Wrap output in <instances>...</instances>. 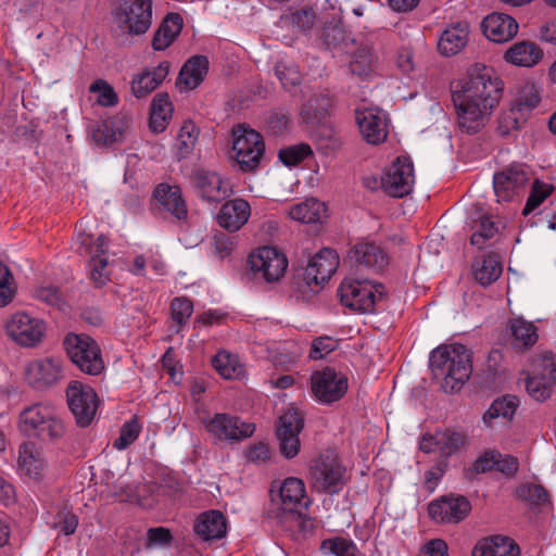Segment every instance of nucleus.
Instances as JSON below:
<instances>
[{
	"label": "nucleus",
	"instance_id": "34",
	"mask_svg": "<svg viewBox=\"0 0 556 556\" xmlns=\"http://www.w3.org/2000/svg\"><path fill=\"white\" fill-rule=\"evenodd\" d=\"M467 225L471 231L470 243L478 249H483L498 231L495 223L481 211H477Z\"/></svg>",
	"mask_w": 556,
	"mask_h": 556
},
{
	"label": "nucleus",
	"instance_id": "18",
	"mask_svg": "<svg viewBox=\"0 0 556 556\" xmlns=\"http://www.w3.org/2000/svg\"><path fill=\"white\" fill-rule=\"evenodd\" d=\"M471 510L469 501L462 495L442 496L428 505L429 517L439 523H458Z\"/></svg>",
	"mask_w": 556,
	"mask_h": 556
},
{
	"label": "nucleus",
	"instance_id": "35",
	"mask_svg": "<svg viewBox=\"0 0 556 556\" xmlns=\"http://www.w3.org/2000/svg\"><path fill=\"white\" fill-rule=\"evenodd\" d=\"M326 212L327 207L324 202L315 198H307L291 205L288 215L291 219L303 224H315L321 222Z\"/></svg>",
	"mask_w": 556,
	"mask_h": 556
},
{
	"label": "nucleus",
	"instance_id": "52",
	"mask_svg": "<svg viewBox=\"0 0 556 556\" xmlns=\"http://www.w3.org/2000/svg\"><path fill=\"white\" fill-rule=\"evenodd\" d=\"M276 439L278 442L279 452L285 458H294L300 453V435L292 433L286 434V431L281 432L276 430Z\"/></svg>",
	"mask_w": 556,
	"mask_h": 556
},
{
	"label": "nucleus",
	"instance_id": "40",
	"mask_svg": "<svg viewBox=\"0 0 556 556\" xmlns=\"http://www.w3.org/2000/svg\"><path fill=\"white\" fill-rule=\"evenodd\" d=\"M173 114V105L167 93H157L151 103L150 128L154 132L165 130Z\"/></svg>",
	"mask_w": 556,
	"mask_h": 556
},
{
	"label": "nucleus",
	"instance_id": "15",
	"mask_svg": "<svg viewBox=\"0 0 556 556\" xmlns=\"http://www.w3.org/2000/svg\"><path fill=\"white\" fill-rule=\"evenodd\" d=\"M314 396L324 404H331L344 396L348 391V378L333 368H324L311 376Z\"/></svg>",
	"mask_w": 556,
	"mask_h": 556
},
{
	"label": "nucleus",
	"instance_id": "29",
	"mask_svg": "<svg viewBox=\"0 0 556 556\" xmlns=\"http://www.w3.org/2000/svg\"><path fill=\"white\" fill-rule=\"evenodd\" d=\"M520 549L515 541L504 535L481 539L475 545L471 556H519Z\"/></svg>",
	"mask_w": 556,
	"mask_h": 556
},
{
	"label": "nucleus",
	"instance_id": "5",
	"mask_svg": "<svg viewBox=\"0 0 556 556\" xmlns=\"http://www.w3.org/2000/svg\"><path fill=\"white\" fill-rule=\"evenodd\" d=\"M63 344L72 363L84 374L98 376L104 370L101 349L91 337L70 333Z\"/></svg>",
	"mask_w": 556,
	"mask_h": 556
},
{
	"label": "nucleus",
	"instance_id": "61",
	"mask_svg": "<svg viewBox=\"0 0 556 556\" xmlns=\"http://www.w3.org/2000/svg\"><path fill=\"white\" fill-rule=\"evenodd\" d=\"M35 298L50 305L60 307L62 298L59 289L53 286L40 287L35 291Z\"/></svg>",
	"mask_w": 556,
	"mask_h": 556
},
{
	"label": "nucleus",
	"instance_id": "42",
	"mask_svg": "<svg viewBox=\"0 0 556 556\" xmlns=\"http://www.w3.org/2000/svg\"><path fill=\"white\" fill-rule=\"evenodd\" d=\"M518 406L519 401L516 396L506 395L496 399L484 413L483 421L486 426H492L493 420L500 417L505 420H510Z\"/></svg>",
	"mask_w": 556,
	"mask_h": 556
},
{
	"label": "nucleus",
	"instance_id": "9",
	"mask_svg": "<svg viewBox=\"0 0 556 556\" xmlns=\"http://www.w3.org/2000/svg\"><path fill=\"white\" fill-rule=\"evenodd\" d=\"M4 330L17 345L34 348L41 343L46 333V324L28 313L17 312L5 319Z\"/></svg>",
	"mask_w": 556,
	"mask_h": 556
},
{
	"label": "nucleus",
	"instance_id": "11",
	"mask_svg": "<svg viewBox=\"0 0 556 556\" xmlns=\"http://www.w3.org/2000/svg\"><path fill=\"white\" fill-rule=\"evenodd\" d=\"M205 430L218 441L241 442L253 435L255 425L226 413H216L203 420Z\"/></svg>",
	"mask_w": 556,
	"mask_h": 556
},
{
	"label": "nucleus",
	"instance_id": "58",
	"mask_svg": "<svg viewBox=\"0 0 556 556\" xmlns=\"http://www.w3.org/2000/svg\"><path fill=\"white\" fill-rule=\"evenodd\" d=\"M338 348V341L331 337H319L312 342L309 357L320 359Z\"/></svg>",
	"mask_w": 556,
	"mask_h": 556
},
{
	"label": "nucleus",
	"instance_id": "28",
	"mask_svg": "<svg viewBox=\"0 0 556 556\" xmlns=\"http://www.w3.org/2000/svg\"><path fill=\"white\" fill-rule=\"evenodd\" d=\"M350 258L358 266H364L376 271L382 270L388 264V255L384 250L374 242H359L350 252Z\"/></svg>",
	"mask_w": 556,
	"mask_h": 556
},
{
	"label": "nucleus",
	"instance_id": "53",
	"mask_svg": "<svg viewBox=\"0 0 556 556\" xmlns=\"http://www.w3.org/2000/svg\"><path fill=\"white\" fill-rule=\"evenodd\" d=\"M141 431V427L137 418H131L125 422L119 432V437L114 441L113 446L117 450H124L135 442Z\"/></svg>",
	"mask_w": 556,
	"mask_h": 556
},
{
	"label": "nucleus",
	"instance_id": "33",
	"mask_svg": "<svg viewBox=\"0 0 556 556\" xmlns=\"http://www.w3.org/2000/svg\"><path fill=\"white\" fill-rule=\"evenodd\" d=\"M184 20L179 13H168L162 21L152 39V47L156 51L168 48L181 33Z\"/></svg>",
	"mask_w": 556,
	"mask_h": 556
},
{
	"label": "nucleus",
	"instance_id": "39",
	"mask_svg": "<svg viewBox=\"0 0 556 556\" xmlns=\"http://www.w3.org/2000/svg\"><path fill=\"white\" fill-rule=\"evenodd\" d=\"M543 56L542 50L532 42L515 43L506 53L505 60L519 66H532Z\"/></svg>",
	"mask_w": 556,
	"mask_h": 556
},
{
	"label": "nucleus",
	"instance_id": "14",
	"mask_svg": "<svg viewBox=\"0 0 556 556\" xmlns=\"http://www.w3.org/2000/svg\"><path fill=\"white\" fill-rule=\"evenodd\" d=\"M531 173L525 164H511L493 177V188L498 202L513 201L525 191Z\"/></svg>",
	"mask_w": 556,
	"mask_h": 556
},
{
	"label": "nucleus",
	"instance_id": "22",
	"mask_svg": "<svg viewBox=\"0 0 556 556\" xmlns=\"http://www.w3.org/2000/svg\"><path fill=\"white\" fill-rule=\"evenodd\" d=\"M280 500L282 509L291 514L298 513L299 525L306 527L312 526V521L303 519L301 509L306 508L308 500L305 493L304 482L299 478H287L280 486Z\"/></svg>",
	"mask_w": 556,
	"mask_h": 556
},
{
	"label": "nucleus",
	"instance_id": "4",
	"mask_svg": "<svg viewBox=\"0 0 556 556\" xmlns=\"http://www.w3.org/2000/svg\"><path fill=\"white\" fill-rule=\"evenodd\" d=\"M76 252L90 256L89 276L94 287L101 288L110 280L108 258L109 240L104 235L97 238L86 230L79 229L75 239Z\"/></svg>",
	"mask_w": 556,
	"mask_h": 556
},
{
	"label": "nucleus",
	"instance_id": "59",
	"mask_svg": "<svg viewBox=\"0 0 556 556\" xmlns=\"http://www.w3.org/2000/svg\"><path fill=\"white\" fill-rule=\"evenodd\" d=\"M173 536L168 529L163 527L151 528L147 532V547H163L170 543Z\"/></svg>",
	"mask_w": 556,
	"mask_h": 556
},
{
	"label": "nucleus",
	"instance_id": "44",
	"mask_svg": "<svg viewBox=\"0 0 556 556\" xmlns=\"http://www.w3.org/2000/svg\"><path fill=\"white\" fill-rule=\"evenodd\" d=\"M438 452L443 456H450L468 443V437L464 432L445 430L435 432Z\"/></svg>",
	"mask_w": 556,
	"mask_h": 556
},
{
	"label": "nucleus",
	"instance_id": "31",
	"mask_svg": "<svg viewBox=\"0 0 556 556\" xmlns=\"http://www.w3.org/2000/svg\"><path fill=\"white\" fill-rule=\"evenodd\" d=\"M154 198L178 220L187 218L188 210L179 187L160 184L154 190Z\"/></svg>",
	"mask_w": 556,
	"mask_h": 556
},
{
	"label": "nucleus",
	"instance_id": "63",
	"mask_svg": "<svg viewBox=\"0 0 556 556\" xmlns=\"http://www.w3.org/2000/svg\"><path fill=\"white\" fill-rule=\"evenodd\" d=\"M496 465V452H485L483 455L479 456L477 460L473 463L471 470L475 473H484L490 470L495 469Z\"/></svg>",
	"mask_w": 556,
	"mask_h": 556
},
{
	"label": "nucleus",
	"instance_id": "21",
	"mask_svg": "<svg viewBox=\"0 0 556 556\" xmlns=\"http://www.w3.org/2000/svg\"><path fill=\"white\" fill-rule=\"evenodd\" d=\"M61 376V362L52 357L31 361L25 367V377L29 384L36 389L54 384Z\"/></svg>",
	"mask_w": 556,
	"mask_h": 556
},
{
	"label": "nucleus",
	"instance_id": "60",
	"mask_svg": "<svg viewBox=\"0 0 556 556\" xmlns=\"http://www.w3.org/2000/svg\"><path fill=\"white\" fill-rule=\"evenodd\" d=\"M115 121H104L93 132V137L98 142L109 144L117 140V134L114 131Z\"/></svg>",
	"mask_w": 556,
	"mask_h": 556
},
{
	"label": "nucleus",
	"instance_id": "23",
	"mask_svg": "<svg viewBox=\"0 0 556 556\" xmlns=\"http://www.w3.org/2000/svg\"><path fill=\"white\" fill-rule=\"evenodd\" d=\"M47 462L33 442H24L18 447L17 469L21 476L38 481L46 471Z\"/></svg>",
	"mask_w": 556,
	"mask_h": 556
},
{
	"label": "nucleus",
	"instance_id": "62",
	"mask_svg": "<svg viewBox=\"0 0 556 556\" xmlns=\"http://www.w3.org/2000/svg\"><path fill=\"white\" fill-rule=\"evenodd\" d=\"M519 467L518 459L509 455H502L496 452L495 470L504 473L507 477L514 476Z\"/></svg>",
	"mask_w": 556,
	"mask_h": 556
},
{
	"label": "nucleus",
	"instance_id": "57",
	"mask_svg": "<svg viewBox=\"0 0 556 556\" xmlns=\"http://www.w3.org/2000/svg\"><path fill=\"white\" fill-rule=\"evenodd\" d=\"M539 377H546V381L556 384V355L546 353L538 361L535 371Z\"/></svg>",
	"mask_w": 556,
	"mask_h": 556
},
{
	"label": "nucleus",
	"instance_id": "54",
	"mask_svg": "<svg viewBox=\"0 0 556 556\" xmlns=\"http://www.w3.org/2000/svg\"><path fill=\"white\" fill-rule=\"evenodd\" d=\"M312 153L313 151L308 144L301 143L280 150L279 159L283 164L292 166L296 165Z\"/></svg>",
	"mask_w": 556,
	"mask_h": 556
},
{
	"label": "nucleus",
	"instance_id": "25",
	"mask_svg": "<svg viewBox=\"0 0 556 556\" xmlns=\"http://www.w3.org/2000/svg\"><path fill=\"white\" fill-rule=\"evenodd\" d=\"M485 37L494 42H506L518 31L517 22L504 13H492L485 16L481 24Z\"/></svg>",
	"mask_w": 556,
	"mask_h": 556
},
{
	"label": "nucleus",
	"instance_id": "50",
	"mask_svg": "<svg viewBox=\"0 0 556 556\" xmlns=\"http://www.w3.org/2000/svg\"><path fill=\"white\" fill-rule=\"evenodd\" d=\"M91 93H98L97 103L101 106H114L118 97L113 87L104 79H97L89 86Z\"/></svg>",
	"mask_w": 556,
	"mask_h": 556
},
{
	"label": "nucleus",
	"instance_id": "46",
	"mask_svg": "<svg viewBox=\"0 0 556 556\" xmlns=\"http://www.w3.org/2000/svg\"><path fill=\"white\" fill-rule=\"evenodd\" d=\"M304 429V415L294 407L288 408L278 419L277 431L300 435Z\"/></svg>",
	"mask_w": 556,
	"mask_h": 556
},
{
	"label": "nucleus",
	"instance_id": "27",
	"mask_svg": "<svg viewBox=\"0 0 556 556\" xmlns=\"http://www.w3.org/2000/svg\"><path fill=\"white\" fill-rule=\"evenodd\" d=\"M250 215L251 206L248 201L237 198L222 205L217 214V223L228 231H237L245 225Z\"/></svg>",
	"mask_w": 556,
	"mask_h": 556
},
{
	"label": "nucleus",
	"instance_id": "32",
	"mask_svg": "<svg viewBox=\"0 0 556 556\" xmlns=\"http://www.w3.org/2000/svg\"><path fill=\"white\" fill-rule=\"evenodd\" d=\"M169 64L161 62L152 70H146L140 75L134 77L131 81V91L136 98H143L152 92L165 79L168 74Z\"/></svg>",
	"mask_w": 556,
	"mask_h": 556
},
{
	"label": "nucleus",
	"instance_id": "8",
	"mask_svg": "<svg viewBox=\"0 0 556 556\" xmlns=\"http://www.w3.org/2000/svg\"><path fill=\"white\" fill-rule=\"evenodd\" d=\"M309 479L318 492L338 493L345 484V469L332 453L320 454L309 467Z\"/></svg>",
	"mask_w": 556,
	"mask_h": 556
},
{
	"label": "nucleus",
	"instance_id": "24",
	"mask_svg": "<svg viewBox=\"0 0 556 556\" xmlns=\"http://www.w3.org/2000/svg\"><path fill=\"white\" fill-rule=\"evenodd\" d=\"M379 58L369 43L361 45L351 55L349 72L361 80H370L377 75Z\"/></svg>",
	"mask_w": 556,
	"mask_h": 556
},
{
	"label": "nucleus",
	"instance_id": "12",
	"mask_svg": "<svg viewBox=\"0 0 556 556\" xmlns=\"http://www.w3.org/2000/svg\"><path fill=\"white\" fill-rule=\"evenodd\" d=\"M68 407L80 427L89 426L94 419L99 397L96 391L88 384L78 380H72L66 388Z\"/></svg>",
	"mask_w": 556,
	"mask_h": 556
},
{
	"label": "nucleus",
	"instance_id": "20",
	"mask_svg": "<svg viewBox=\"0 0 556 556\" xmlns=\"http://www.w3.org/2000/svg\"><path fill=\"white\" fill-rule=\"evenodd\" d=\"M355 114L361 134L368 143L379 144L387 139V116L380 109L357 108Z\"/></svg>",
	"mask_w": 556,
	"mask_h": 556
},
{
	"label": "nucleus",
	"instance_id": "38",
	"mask_svg": "<svg viewBox=\"0 0 556 556\" xmlns=\"http://www.w3.org/2000/svg\"><path fill=\"white\" fill-rule=\"evenodd\" d=\"M508 330L511 337V344L519 350L532 348L539 339L538 329L533 323L521 317L509 320Z\"/></svg>",
	"mask_w": 556,
	"mask_h": 556
},
{
	"label": "nucleus",
	"instance_id": "41",
	"mask_svg": "<svg viewBox=\"0 0 556 556\" xmlns=\"http://www.w3.org/2000/svg\"><path fill=\"white\" fill-rule=\"evenodd\" d=\"M503 267L498 255L489 254L473 266L475 279L483 287L496 281L502 275Z\"/></svg>",
	"mask_w": 556,
	"mask_h": 556
},
{
	"label": "nucleus",
	"instance_id": "1",
	"mask_svg": "<svg viewBox=\"0 0 556 556\" xmlns=\"http://www.w3.org/2000/svg\"><path fill=\"white\" fill-rule=\"evenodd\" d=\"M501 97V81L492 78V70L472 65L466 79L452 94L458 128L468 135L479 132L489 121Z\"/></svg>",
	"mask_w": 556,
	"mask_h": 556
},
{
	"label": "nucleus",
	"instance_id": "45",
	"mask_svg": "<svg viewBox=\"0 0 556 556\" xmlns=\"http://www.w3.org/2000/svg\"><path fill=\"white\" fill-rule=\"evenodd\" d=\"M517 496L539 508L546 507L551 504L547 490L541 484L525 483L517 489Z\"/></svg>",
	"mask_w": 556,
	"mask_h": 556
},
{
	"label": "nucleus",
	"instance_id": "49",
	"mask_svg": "<svg viewBox=\"0 0 556 556\" xmlns=\"http://www.w3.org/2000/svg\"><path fill=\"white\" fill-rule=\"evenodd\" d=\"M199 136V129L193 122L187 121L182 124L178 137L177 146L181 155H186L194 148Z\"/></svg>",
	"mask_w": 556,
	"mask_h": 556
},
{
	"label": "nucleus",
	"instance_id": "48",
	"mask_svg": "<svg viewBox=\"0 0 556 556\" xmlns=\"http://www.w3.org/2000/svg\"><path fill=\"white\" fill-rule=\"evenodd\" d=\"M554 386L551 381H546V377H539L534 372L526 380V389L529 395L540 402L551 396Z\"/></svg>",
	"mask_w": 556,
	"mask_h": 556
},
{
	"label": "nucleus",
	"instance_id": "6",
	"mask_svg": "<svg viewBox=\"0 0 556 556\" xmlns=\"http://www.w3.org/2000/svg\"><path fill=\"white\" fill-rule=\"evenodd\" d=\"M112 15L123 34L143 35L152 24V0H118Z\"/></svg>",
	"mask_w": 556,
	"mask_h": 556
},
{
	"label": "nucleus",
	"instance_id": "13",
	"mask_svg": "<svg viewBox=\"0 0 556 556\" xmlns=\"http://www.w3.org/2000/svg\"><path fill=\"white\" fill-rule=\"evenodd\" d=\"M249 265L255 278L275 282L285 276L288 260L276 248L262 247L250 254Z\"/></svg>",
	"mask_w": 556,
	"mask_h": 556
},
{
	"label": "nucleus",
	"instance_id": "16",
	"mask_svg": "<svg viewBox=\"0 0 556 556\" xmlns=\"http://www.w3.org/2000/svg\"><path fill=\"white\" fill-rule=\"evenodd\" d=\"M415 182L414 165L409 157L399 156L383 174L384 192L393 198L407 195Z\"/></svg>",
	"mask_w": 556,
	"mask_h": 556
},
{
	"label": "nucleus",
	"instance_id": "7",
	"mask_svg": "<svg viewBox=\"0 0 556 556\" xmlns=\"http://www.w3.org/2000/svg\"><path fill=\"white\" fill-rule=\"evenodd\" d=\"M339 294L342 305L361 313H369L383 299L384 287L369 280L346 278L340 285Z\"/></svg>",
	"mask_w": 556,
	"mask_h": 556
},
{
	"label": "nucleus",
	"instance_id": "30",
	"mask_svg": "<svg viewBox=\"0 0 556 556\" xmlns=\"http://www.w3.org/2000/svg\"><path fill=\"white\" fill-rule=\"evenodd\" d=\"M207 71V58L194 55L182 65L176 85L180 90H192L203 81Z\"/></svg>",
	"mask_w": 556,
	"mask_h": 556
},
{
	"label": "nucleus",
	"instance_id": "2",
	"mask_svg": "<svg viewBox=\"0 0 556 556\" xmlns=\"http://www.w3.org/2000/svg\"><path fill=\"white\" fill-rule=\"evenodd\" d=\"M429 364L433 377L441 381L445 392L460 390L472 371L471 353L459 343L443 344L434 349Z\"/></svg>",
	"mask_w": 556,
	"mask_h": 556
},
{
	"label": "nucleus",
	"instance_id": "56",
	"mask_svg": "<svg viewBox=\"0 0 556 556\" xmlns=\"http://www.w3.org/2000/svg\"><path fill=\"white\" fill-rule=\"evenodd\" d=\"M551 193V188L541 184L538 180L534 181L531 192L528 197L526 205L522 210L523 215L530 214L533 210H535Z\"/></svg>",
	"mask_w": 556,
	"mask_h": 556
},
{
	"label": "nucleus",
	"instance_id": "19",
	"mask_svg": "<svg viewBox=\"0 0 556 556\" xmlns=\"http://www.w3.org/2000/svg\"><path fill=\"white\" fill-rule=\"evenodd\" d=\"M191 184L195 193L205 201H220L231 192L228 180L216 172L204 168L195 169L191 175Z\"/></svg>",
	"mask_w": 556,
	"mask_h": 556
},
{
	"label": "nucleus",
	"instance_id": "37",
	"mask_svg": "<svg viewBox=\"0 0 556 556\" xmlns=\"http://www.w3.org/2000/svg\"><path fill=\"white\" fill-rule=\"evenodd\" d=\"M331 108L332 100L328 93H314L302 105L301 116L303 121L307 124H318L330 115Z\"/></svg>",
	"mask_w": 556,
	"mask_h": 556
},
{
	"label": "nucleus",
	"instance_id": "55",
	"mask_svg": "<svg viewBox=\"0 0 556 556\" xmlns=\"http://www.w3.org/2000/svg\"><path fill=\"white\" fill-rule=\"evenodd\" d=\"M275 74L285 88H292L301 83V73L296 66L288 65L285 62H277Z\"/></svg>",
	"mask_w": 556,
	"mask_h": 556
},
{
	"label": "nucleus",
	"instance_id": "3",
	"mask_svg": "<svg viewBox=\"0 0 556 556\" xmlns=\"http://www.w3.org/2000/svg\"><path fill=\"white\" fill-rule=\"evenodd\" d=\"M18 429L26 437L42 442H54L65 434V425L56 409L43 403L33 404L21 412Z\"/></svg>",
	"mask_w": 556,
	"mask_h": 556
},
{
	"label": "nucleus",
	"instance_id": "43",
	"mask_svg": "<svg viewBox=\"0 0 556 556\" xmlns=\"http://www.w3.org/2000/svg\"><path fill=\"white\" fill-rule=\"evenodd\" d=\"M212 365L226 379H237L244 372V368L239 363L238 357L227 351L218 352L212 358Z\"/></svg>",
	"mask_w": 556,
	"mask_h": 556
},
{
	"label": "nucleus",
	"instance_id": "64",
	"mask_svg": "<svg viewBox=\"0 0 556 556\" xmlns=\"http://www.w3.org/2000/svg\"><path fill=\"white\" fill-rule=\"evenodd\" d=\"M418 556H447V544L441 539H433L426 543Z\"/></svg>",
	"mask_w": 556,
	"mask_h": 556
},
{
	"label": "nucleus",
	"instance_id": "17",
	"mask_svg": "<svg viewBox=\"0 0 556 556\" xmlns=\"http://www.w3.org/2000/svg\"><path fill=\"white\" fill-rule=\"evenodd\" d=\"M339 256L332 249H323L309 261L303 273V281L314 291H318L336 273Z\"/></svg>",
	"mask_w": 556,
	"mask_h": 556
},
{
	"label": "nucleus",
	"instance_id": "47",
	"mask_svg": "<svg viewBox=\"0 0 556 556\" xmlns=\"http://www.w3.org/2000/svg\"><path fill=\"white\" fill-rule=\"evenodd\" d=\"M320 551L325 555L356 556L357 547L352 540L331 538L321 542Z\"/></svg>",
	"mask_w": 556,
	"mask_h": 556
},
{
	"label": "nucleus",
	"instance_id": "26",
	"mask_svg": "<svg viewBox=\"0 0 556 556\" xmlns=\"http://www.w3.org/2000/svg\"><path fill=\"white\" fill-rule=\"evenodd\" d=\"M194 533L203 541L220 540L227 534V520L219 510L200 514L193 525Z\"/></svg>",
	"mask_w": 556,
	"mask_h": 556
},
{
	"label": "nucleus",
	"instance_id": "10",
	"mask_svg": "<svg viewBox=\"0 0 556 556\" xmlns=\"http://www.w3.org/2000/svg\"><path fill=\"white\" fill-rule=\"evenodd\" d=\"M232 151L235 160L244 172L255 169L265 150L262 136L254 129L239 125L233 129Z\"/></svg>",
	"mask_w": 556,
	"mask_h": 556
},
{
	"label": "nucleus",
	"instance_id": "36",
	"mask_svg": "<svg viewBox=\"0 0 556 556\" xmlns=\"http://www.w3.org/2000/svg\"><path fill=\"white\" fill-rule=\"evenodd\" d=\"M468 41V25L456 23L447 27L438 42L439 51L446 55H455L463 50Z\"/></svg>",
	"mask_w": 556,
	"mask_h": 556
},
{
	"label": "nucleus",
	"instance_id": "51",
	"mask_svg": "<svg viewBox=\"0 0 556 556\" xmlns=\"http://www.w3.org/2000/svg\"><path fill=\"white\" fill-rule=\"evenodd\" d=\"M193 312V304L187 298H175L170 303V315L172 319L177 324L176 331H179L180 327L184 326Z\"/></svg>",
	"mask_w": 556,
	"mask_h": 556
}]
</instances>
